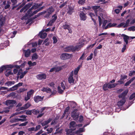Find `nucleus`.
<instances>
[{
    "mask_svg": "<svg viewBox=\"0 0 135 135\" xmlns=\"http://www.w3.org/2000/svg\"><path fill=\"white\" fill-rule=\"evenodd\" d=\"M85 0H79L78 3L80 4L83 5L85 3Z\"/></svg>",
    "mask_w": 135,
    "mask_h": 135,
    "instance_id": "50",
    "label": "nucleus"
},
{
    "mask_svg": "<svg viewBox=\"0 0 135 135\" xmlns=\"http://www.w3.org/2000/svg\"><path fill=\"white\" fill-rule=\"evenodd\" d=\"M32 110H27L26 112V114L27 115H31L32 114Z\"/></svg>",
    "mask_w": 135,
    "mask_h": 135,
    "instance_id": "62",
    "label": "nucleus"
},
{
    "mask_svg": "<svg viewBox=\"0 0 135 135\" xmlns=\"http://www.w3.org/2000/svg\"><path fill=\"white\" fill-rule=\"evenodd\" d=\"M89 41V39H88L87 40H82L81 41V42H80L79 45L76 46L74 47L72 46L66 47L64 48V50L65 51L67 52L71 51H74L76 50H78L80 49L85 44H86Z\"/></svg>",
    "mask_w": 135,
    "mask_h": 135,
    "instance_id": "1",
    "label": "nucleus"
},
{
    "mask_svg": "<svg viewBox=\"0 0 135 135\" xmlns=\"http://www.w3.org/2000/svg\"><path fill=\"white\" fill-rule=\"evenodd\" d=\"M28 64L29 67L33 66L36 65V63L35 62H32L31 61H29L28 62Z\"/></svg>",
    "mask_w": 135,
    "mask_h": 135,
    "instance_id": "28",
    "label": "nucleus"
},
{
    "mask_svg": "<svg viewBox=\"0 0 135 135\" xmlns=\"http://www.w3.org/2000/svg\"><path fill=\"white\" fill-rule=\"evenodd\" d=\"M65 65L61 66H57L56 65H55L56 72L59 71L61 70L62 68L66 67Z\"/></svg>",
    "mask_w": 135,
    "mask_h": 135,
    "instance_id": "25",
    "label": "nucleus"
},
{
    "mask_svg": "<svg viewBox=\"0 0 135 135\" xmlns=\"http://www.w3.org/2000/svg\"><path fill=\"white\" fill-rule=\"evenodd\" d=\"M34 92V90H31L27 92V94L31 97L33 94Z\"/></svg>",
    "mask_w": 135,
    "mask_h": 135,
    "instance_id": "37",
    "label": "nucleus"
},
{
    "mask_svg": "<svg viewBox=\"0 0 135 135\" xmlns=\"http://www.w3.org/2000/svg\"><path fill=\"white\" fill-rule=\"evenodd\" d=\"M8 88L5 87H2L0 88V91L7 89Z\"/></svg>",
    "mask_w": 135,
    "mask_h": 135,
    "instance_id": "63",
    "label": "nucleus"
},
{
    "mask_svg": "<svg viewBox=\"0 0 135 135\" xmlns=\"http://www.w3.org/2000/svg\"><path fill=\"white\" fill-rule=\"evenodd\" d=\"M108 84V88L109 89L112 88H114L118 84H117L115 83L111 84L110 83H109Z\"/></svg>",
    "mask_w": 135,
    "mask_h": 135,
    "instance_id": "27",
    "label": "nucleus"
},
{
    "mask_svg": "<svg viewBox=\"0 0 135 135\" xmlns=\"http://www.w3.org/2000/svg\"><path fill=\"white\" fill-rule=\"evenodd\" d=\"M108 84L106 83L104 84L103 86V89L104 90H108Z\"/></svg>",
    "mask_w": 135,
    "mask_h": 135,
    "instance_id": "41",
    "label": "nucleus"
},
{
    "mask_svg": "<svg viewBox=\"0 0 135 135\" xmlns=\"http://www.w3.org/2000/svg\"><path fill=\"white\" fill-rule=\"evenodd\" d=\"M71 117L74 120H76L78 118V114L75 111H73L71 113Z\"/></svg>",
    "mask_w": 135,
    "mask_h": 135,
    "instance_id": "22",
    "label": "nucleus"
},
{
    "mask_svg": "<svg viewBox=\"0 0 135 135\" xmlns=\"http://www.w3.org/2000/svg\"><path fill=\"white\" fill-rule=\"evenodd\" d=\"M11 68H8V70L6 69V71L5 73V74L6 76H7L13 74V73H12L11 71Z\"/></svg>",
    "mask_w": 135,
    "mask_h": 135,
    "instance_id": "20",
    "label": "nucleus"
},
{
    "mask_svg": "<svg viewBox=\"0 0 135 135\" xmlns=\"http://www.w3.org/2000/svg\"><path fill=\"white\" fill-rule=\"evenodd\" d=\"M5 19L4 17H3L0 19V25H2L4 24Z\"/></svg>",
    "mask_w": 135,
    "mask_h": 135,
    "instance_id": "39",
    "label": "nucleus"
},
{
    "mask_svg": "<svg viewBox=\"0 0 135 135\" xmlns=\"http://www.w3.org/2000/svg\"><path fill=\"white\" fill-rule=\"evenodd\" d=\"M128 92V90H126L121 94L119 96V98H122V100L119 101L118 103V105L119 106H122L125 102V97Z\"/></svg>",
    "mask_w": 135,
    "mask_h": 135,
    "instance_id": "4",
    "label": "nucleus"
},
{
    "mask_svg": "<svg viewBox=\"0 0 135 135\" xmlns=\"http://www.w3.org/2000/svg\"><path fill=\"white\" fill-rule=\"evenodd\" d=\"M26 120V119H25V118H15V119H13L11 120V122L12 123H13L14 122H17L19 121H22V122H23Z\"/></svg>",
    "mask_w": 135,
    "mask_h": 135,
    "instance_id": "18",
    "label": "nucleus"
},
{
    "mask_svg": "<svg viewBox=\"0 0 135 135\" xmlns=\"http://www.w3.org/2000/svg\"><path fill=\"white\" fill-rule=\"evenodd\" d=\"M32 112L35 114H37L40 113V111L38 110L33 109L32 110Z\"/></svg>",
    "mask_w": 135,
    "mask_h": 135,
    "instance_id": "44",
    "label": "nucleus"
},
{
    "mask_svg": "<svg viewBox=\"0 0 135 135\" xmlns=\"http://www.w3.org/2000/svg\"><path fill=\"white\" fill-rule=\"evenodd\" d=\"M16 101L13 100H8L6 101L5 104L7 106H9V107L11 108L16 104Z\"/></svg>",
    "mask_w": 135,
    "mask_h": 135,
    "instance_id": "5",
    "label": "nucleus"
},
{
    "mask_svg": "<svg viewBox=\"0 0 135 135\" xmlns=\"http://www.w3.org/2000/svg\"><path fill=\"white\" fill-rule=\"evenodd\" d=\"M67 3V2L66 1L64 2L61 5L59 6V7L60 8H61L64 7L65 5Z\"/></svg>",
    "mask_w": 135,
    "mask_h": 135,
    "instance_id": "59",
    "label": "nucleus"
},
{
    "mask_svg": "<svg viewBox=\"0 0 135 135\" xmlns=\"http://www.w3.org/2000/svg\"><path fill=\"white\" fill-rule=\"evenodd\" d=\"M80 16L81 20H82L84 21L86 18V16L85 14L83 12H81L80 14Z\"/></svg>",
    "mask_w": 135,
    "mask_h": 135,
    "instance_id": "23",
    "label": "nucleus"
},
{
    "mask_svg": "<svg viewBox=\"0 0 135 135\" xmlns=\"http://www.w3.org/2000/svg\"><path fill=\"white\" fill-rule=\"evenodd\" d=\"M23 51L25 57H28L29 56L31 52V51L30 49H28L27 50H23Z\"/></svg>",
    "mask_w": 135,
    "mask_h": 135,
    "instance_id": "21",
    "label": "nucleus"
},
{
    "mask_svg": "<svg viewBox=\"0 0 135 135\" xmlns=\"http://www.w3.org/2000/svg\"><path fill=\"white\" fill-rule=\"evenodd\" d=\"M50 72H56L55 67H54L51 68L49 71Z\"/></svg>",
    "mask_w": 135,
    "mask_h": 135,
    "instance_id": "53",
    "label": "nucleus"
},
{
    "mask_svg": "<svg viewBox=\"0 0 135 135\" xmlns=\"http://www.w3.org/2000/svg\"><path fill=\"white\" fill-rule=\"evenodd\" d=\"M121 27H126V26L125 23L124 22H122L120 23L119 25H118L117 26V27L119 28Z\"/></svg>",
    "mask_w": 135,
    "mask_h": 135,
    "instance_id": "43",
    "label": "nucleus"
},
{
    "mask_svg": "<svg viewBox=\"0 0 135 135\" xmlns=\"http://www.w3.org/2000/svg\"><path fill=\"white\" fill-rule=\"evenodd\" d=\"M73 71H72L70 74V75L68 78V81L69 83H70L73 84L74 83V80L73 77Z\"/></svg>",
    "mask_w": 135,
    "mask_h": 135,
    "instance_id": "12",
    "label": "nucleus"
},
{
    "mask_svg": "<svg viewBox=\"0 0 135 135\" xmlns=\"http://www.w3.org/2000/svg\"><path fill=\"white\" fill-rule=\"evenodd\" d=\"M102 2V3L104 4H107L110 2L109 0L105 1V0H100L98 2Z\"/></svg>",
    "mask_w": 135,
    "mask_h": 135,
    "instance_id": "36",
    "label": "nucleus"
},
{
    "mask_svg": "<svg viewBox=\"0 0 135 135\" xmlns=\"http://www.w3.org/2000/svg\"><path fill=\"white\" fill-rule=\"evenodd\" d=\"M44 31L45 30H43L39 33V35L40 38H45L47 35V34L46 33H44Z\"/></svg>",
    "mask_w": 135,
    "mask_h": 135,
    "instance_id": "17",
    "label": "nucleus"
},
{
    "mask_svg": "<svg viewBox=\"0 0 135 135\" xmlns=\"http://www.w3.org/2000/svg\"><path fill=\"white\" fill-rule=\"evenodd\" d=\"M37 79L39 80L45 79L46 78V75L44 73L39 74L36 76Z\"/></svg>",
    "mask_w": 135,
    "mask_h": 135,
    "instance_id": "9",
    "label": "nucleus"
},
{
    "mask_svg": "<svg viewBox=\"0 0 135 135\" xmlns=\"http://www.w3.org/2000/svg\"><path fill=\"white\" fill-rule=\"evenodd\" d=\"M85 55L86 54L85 53H83L81 56L79 60H84L85 58Z\"/></svg>",
    "mask_w": 135,
    "mask_h": 135,
    "instance_id": "48",
    "label": "nucleus"
},
{
    "mask_svg": "<svg viewBox=\"0 0 135 135\" xmlns=\"http://www.w3.org/2000/svg\"><path fill=\"white\" fill-rule=\"evenodd\" d=\"M122 7L121 6H118L119 8L116 9L114 10V12L117 14H118L120 11L122 10Z\"/></svg>",
    "mask_w": 135,
    "mask_h": 135,
    "instance_id": "31",
    "label": "nucleus"
},
{
    "mask_svg": "<svg viewBox=\"0 0 135 135\" xmlns=\"http://www.w3.org/2000/svg\"><path fill=\"white\" fill-rule=\"evenodd\" d=\"M27 71H25L24 72H23L22 71V70L21 69H20L17 74V78H20V79L22 78L27 73Z\"/></svg>",
    "mask_w": 135,
    "mask_h": 135,
    "instance_id": "7",
    "label": "nucleus"
},
{
    "mask_svg": "<svg viewBox=\"0 0 135 135\" xmlns=\"http://www.w3.org/2000/svg\"><path fill=\"white\" fill-rule=\"evenodd\" d=\"M53 40V43L55 44L57 43L58 41V38L56 36H54L52 38Z\"/></svg>",
    "mask_w": 135,
    "mask_h": 135,
    "instance_id": "35",
    "label": "nucleus"
},
{
    "mask_svg": "<svg viewBox=\"0 0 135 135\" xmlns=\"http://www.w3.org/2000/svg\"><path fill=\"white\" fill-rule=\"evenodd\" d=\"M52 131V128H48L47 129V131L48 132V134L51 133Z\"/></svg>",
    "mask_w": 135,
    "mask_h": 135,
    "instance_id": "54",
    "label": "nucleus"
},
{
    "mask_svg": "<svg viewBox=\"0 0 135 135\" xmlns=\"http://www.w3.org/2000/svg\"><path fill=\"white\" fill-rule=\"evenodd\" d=\"M61 88L64 90L65 89V87L63 82H62L61 83Z\"/></svg>",
    "mask_w": 135,
    "mask_h": 135,
    "instance_id": "56",
    "label": "nucleus"
},
{
    "mask_svg": "<svg viewBox=\"0 0 135 135\" xmlns=\"http://www.w3.org/2000/svg\"><path fill=\"white\" fill-rule=\"evenodd\" d=\"M17 87L16 85H15L12 87L10 88L8 90V91H12L17 90L18 88Z\"/></svg>",
    "mask_w": 135,
    "mask_h": 135,
    "instance_id": "32",
    "label": "nucleus"
},
{
    "mask_svg": "<svg viewBox=\"0 0 135 135\" xmlns=\"http://www.w3.org/2000/svg\"><path fill=\"white\" fill-rule=\"evenodd\" d=\"M15 83V82L14 81H8L6 82L4 84L5 86L9 87Z\"/></svg>",
    "mask_w": 135,
    "mask_h": 135,
    "instance_id": "19",
    "label": "nucleus"
},
{
    "mask_svg": "<svg viewBox=\"0 0 135 135\" xmlns=\"http://www.w3.org/2000/svg\"><path fill=\"white\" fill-rule=\"evenodd\" d=\"M82 125L81 124L77 125L76 124L74 121L71 122L70 123V129L66 130L67 135H72L73 133H72L73 132H72V131L76 129L77 126H78V127H80L82 126Z\"/></svg>",
    "mask_w": 135,
    "mask_h": 135,
    "instance_id": "3",
    "label": "nucleus"
},
{
    "mask_svg": "<svg viewBox=\"0 0 135 135\" xmlns=\"http://www.w3.org/2000/svg\"><path fill=\"white\" fill-rule=\"evenodd\" d=\"M92 8L94 10L97 16L98 17L99 25L100 26L101 25L102 19H103V15L102 13L103 10L100 8L99 6H93Z\"/></svg>",
    "mask_w": 135,
    "mask_h": 135,
    "instance_id": "2",
    "label": "nucleus"
},
{
    "mask_svg": "<svg viewBox=\"0 0 135 135\" xmlns=\"http://www.w3.org/2000/svg\"><path fill=\"white\" fill-rule=\"evenodd\" d=\"M31 4H28L21 10L20 12H21L23 11L25 12L31 6Z\"/></svg>",
    "mask_w": 135,
    "mask_h": 135,
    "instance_id": "11",
    "label": "nucleus"
},
{
    "mask_svg": "<svg viewBox=\"0 0 135 135\" xmlns=\"http://www.w3.org/2000/svg\"><path fill=\"white\" fill-rule=\"evenodd\" d=\"M84 128H79V130L77 131L76 132H73L72 133H73V134L72 135H74L75 134V133L76 134H78L79 133L83 132L84 131Z\"/></svg>",
    "mask_w": 135,
    "mask_h": 135,
    "instance_id": "30",
    "label": "nucleus"
},
{
    "mask_svg": "<svg viewBox=\"0 0 135 135\" xmlns=\"http://www.w3.org/2000/svg\"><path fill=\"white\" fill-rule=\"evenodd\" d=\"M103 20L102 19V21L101 24H102V23L103 22V21L104 22H103V26H105V25L106 23H107V21L106 20H104V19L103 17Z\"/></svg>",
    "mask_w": 135,
    "mask_h": 135,
    "instance_id": "55",
    "label": "nucleus"
},
{
    "mask_svg": "<svg viewBox=\"0 0 135 135\" xmlns=\"http://www.w3.org/2000/svg\"><path fill=\"white\" fill-rule=\"evenodd\" d=\"M51 120V119H49L42 122L41 123V124L42 126H44L49 123Z\"/></svg>",
    "mask_w": 135,
    "mask_h": 135,
    "instance_id": "24",
    "label": "nucleus"
},
{
    "mask_svg": "<svg viewBox=\"0 0 135 135\" xmlns=\"http://www.w3.org/2000/svg\"><path fill=\"white\" fill-rule=\"evenodd\" d=\"M69 107H68L66 108L65 110L64 113V114H63V115L62 116V117L63 118L64 116H65V115L66 114V113H68V112L69 110Z\"/></svg>",
    "mask_w": 135,
    "mask_h": 135,
    "instance_id": "40",
    "label": "nucleus"
},
{
    "mask_svg": "<svg viewBox=\"0 0 135 135\" xmlns=\"http://www.w3.org/2000/svg\"><path fill=\"white\" fill-rule=\"evenodd\" d=\"M33 8V7H32L28 11V15L29 16H31L35 15L38 11V10H37L32 13V12L31 11V9H32V8Z\"/></svg>",
    "mask_w": 135,
    "mask_h": 135,
    "instance_id": "14",
    "label": "nucleus"
},
{
    "mask_svg": "<svg viewBox=\"0 0 135 135\" xmlns=\"http://www.w3.org/2000/svg\"><path fill=\"white\" fill-rule=\"evenodd\" d=\"M27 90V89L24 88H22L20 89L18 91V92L19 93H21L23 91H25Z\"/></svg>",
    "mask_w": 135,
    "mask_h": 135,
    "instance_id": "46",
    "label": "nucleus"
},
{
    "mask_svg": "<svg viewBox=\"0 0 135 135\" xmlns=\"http://www.w3.org/2000/svg\"><path fill=\"white\" fill-rule=\"evenodd\" d=\"M14 67H16L17 68H19L20 67L18 66H14L11 65L4 66L0 68V73L2 72L5 69L8 70V68H13Z\"/></svg>",
    "mask_w": 135,
    "mask_h": 135,
    "instance_id": "6",
    "label": "nucleus"
},
{
    "mask_svg": "<svg viewBox=\"0 0 135 135\" xmlns=\"http://www.w3.org/2000/svg\"><path fill=\"white\" fill-rule=\"evenodd\" d=\"M27 123H28L27 122H26L24 123L20 124L19 125V126H26Z\"/></svg>",
    "mask_w": 135,
    "mask_h": 135,
    "instance_id": "60",
    "label": "nucleus"
},
{
    "mask_svg": "<svg viewBox=\"0 0 135 135\" xmlns=\"http://www.w3.org/2000/svg\"><path fill=\"white\" fill-rule=\"evenodd\" d=\"M54 11V9L52 7L50 8L45 12L47 14L46 16H45L46 17H49V15L51 14Z\"/></svg>",
    "mask_w": 135,
    "mask_h": 135,
    "instance_id": "13",
    "label": "nucleus"
},
{
    "mask_svg": "<svg viewBox=\"0 0 135 135\" xmlns=\"http://www.w3.org/2000/svg\"><path fill=\"white\" fill-rule=\"evenodd\" d=\"M63 28L65 29H68L70 27L69 26L67 25H66L63 26Z\"/></svg>",
    "mask_w": 135,
    "mask_h": 135,
    "instance_id": "64",
    "label": "nucleus"
},
{
    "mask_svg": "<svg viewBox=\"0 0 135 135\" xmlns=\"http://www.w3.org/2000/svg\"><path fill=\"white\" fill-rule=\"evenodd\" d=\"M117 25V24L115 23H109L108 24L107 26V27H113L115 26V25Z\"/></svg>",
    "mask_w": 135,
    "mask_h": 135,
    "instance_id": "47",
    "label": "nucleus"
},
{
    "mask_svg": "<svg viewBox=\"0 0 135 135\" xmlns=\"http://www.w3.org/2000/svg\"><path fill=\"white\" fill-rule=\"evenodd\" d=\"M71 55L67 53H63L60 56L61 59L62 60H65L70 58Z\"/></svg>",
    "mask_w": 135,
    "mask_h": 135,
    "instance_id": "8",
    "label": "nucleus"
},
{
    "mask_svg": "<svg viewBox=\"0 0 135 135\" xmlns=\"http://www.w3.org/2000/svg\"><path fill=\"white\" fill-rule=\"evenodd\" d=\"M93 54L91 53L89 56H88L86 59V60L87 61H88L89 60H91L93 58Z\"/></svg>",
    "mask_w": 135,
    "mask_h": 135,
    "instance_id": "51",
    "label": "nucleus"
},
{
    "mask_svg": "<svg viewBox=\"0 0 135 135\" xmlns=\"http://www.w3.org/2000/svg\"><path fill=\"white\" fill-rule=\"evenodd\" d=\"M64 90L61 89V87L60 86H58V92L60 93H62L64 91Z\"/></svg>",
    "mask_w": 135,
    "mask_h": 135,
    "instance_id": "42",
    "label": "nucleus"
},
{
    "mask_svg": "<svg viewBox=\"0 0 135 135\" xmlns=\"http://www.w3.org/2000/svg\"><path fill=\"white\" fill-rule=\"evenodd\" d=\"M48 108L47 107H42L41 109L40 112L41 113H42L44 111V110L45 109H47Z\"/></svg>",
    "mask_w": 135,
    "mask_h": 135,
    "instance_id": "61",
    "label": "nucleus"
},
{
    "mask_svg": "<svg viewBox=\"0 0 135 135\" xmlns=\"http://www.w3.org/2000/svg\"><path fill=\"white\" fill-rule=\"evenodd\" d=\"M135 97V93H133L132 95L130 96L129 99L130 100H132Z\"/></svg>",
    "mask_w": 135,
    "mask_h": 135,
    "instance_id": "58",
    "label": "nucleus"
},
{
    "mask_svg": "<svg viewBox=\"0 0 135 135\" xmlns=\"http://www.w3.org/2000/svg\"><path fill=\"white\" fill-rule=\"evenodd\" d=\"M38 58V56L37 55L36 53H35L32 55L31 59L32 60H36Z\"/></svg>",
    "mask_w": 135,
    "mask_h": 135,
    "instance_id": "34",
    "label": "nucleus"
},
{
    "mask_svg": "<svg viewBox=\"0 0 135 135\" xmlns=\"http://www.w3.org/2000/svg\"><path fill=\"white\" fill-rule=\"evenodd\" d=\"M57 18V17L56 15H54L52 16V20L50 21V22L47 24V26H49L52 25V23L54 22Z\"/></svg>",
    "mask_w": 135,
    "mask_h": 135,
    "instance_id": "10",
    "label": "nucleus"
},
{
    "mask_svg": "<svg viewBox=\"0 0 135 135\" xmlns=\"http://www.w3.org/2000/svg\"><path fill=\"white\" fill-rule=\"evenodd\" d=\"M127 75H121V79L124 80L125 79H127Z\"/></svg>",
    "mask_w": 135,
    "mask_h": 135,
    "instance_id": "52",
    "label": "nucleus"
},
{
    "mask_svg": "<svg viewBox=\"0 0 135 135\" xmlns=\"http://www.w3.org/2000/svg\"><path fill=\"white\" fill-rule=\"evenodd\" d=\"M31 106V104L29 103H27L26 104L24 107H22L21 108L22 110L26 109L28 108Z\"/></svg>",
    "mask_w": 135,
    "mask_h": 135,
    "instance_id": "29",
    "label": "nucleus"
},
{
    "mask_svg": "<svg viewBox=\"0 0 135 135\" xmlns=\"http://www.w3.org/2000/svg\"><path fill=\"white\" fill-rule=\"evenodd\" d=\"M89 15L90 17H91L92 20L94 19V18L95 17V16L92 13H89Z\"/></svg>",
    "mask_w": 135,
    "mask_h": 135,
    "instance_id": "49",
    "label": "nucleus"
},
{
    "mask_svg": "<svg viewBox=\"0 0 135 135\" xmlns=\"http://www.w3.org/2000/svg\"><path fill=\"white\" fill-rule=\"evenodd\" d=\"M10 108L9 107H7L4 108L3 111L2 112H0V113H3L4 112H5V113H7L9 112V109Z\"/></svg>",
    "mask_w": 135,
    "mask_h": 135,
    "instance_id": "38",
    "label": "nucleus"
},
{
    "mask_svg": "<svg viewBox=\"0 0 135 135\" xmlns=\"http://www.w3.org/2000/svg\"><path fill=\"white\" fill-rule=\"evenodd\" d=\"M80 66L79 65L76 68L74 71V73L76 75L77 74L78 72L80 69Z\"/></svg>",
    "mask_w": 135,
    "mask_h": 135,
    "instance_id": "33",
    "label": "nucleus"
},
{
    "mask_svg": "<svg viewBox=\"0 0 135 135\" xmlns=\"http://www.w3.org/2000/svg\"><path fill=\"white\" fill-rule=\"evenodd\" d=\"M128 30L129 31H135V26H132L128 28Z\"/></svg>",
    "mask_w": 135,
    "mask_h": 135,
    "instance_id": "45",
    "label": "nucleus"
},
{
    "mask_svg": "<svg viewBox=\"0 0 135 135\" xmlns=\"http://www.w3.org/2000/svg\"><path fill=\"white\" fill-rule=\"evenodd\" d=\"M126 45L125 44H124L123 47L122 48V52H123L125 50H126Z\"/></svg>",
    "mask_w": 135,
    "mask_h": 135,
    "instance_id": "57",
    "label": "nucleus"
},
{
    "mask_svg": "<svg viewBox=\"0 0 135 135\" xmlns=\"http://www.w3.org/2000/svg\"><path fill=\"white\" fill-rule=\"evenodd\" d=\"M43 99V97L41 96H35L34 98V99L35 102H38L39 101H42Z\"/></svg>",
    "mask_w": 135,
    "mask_h": 135,
    "instance_id": "16",
    "label": "nucleus"
},
{
    "mask_svg": "<svg viewBox=\"0 0 135 135\" xmlns=\"http://www.w3.org/2000/svg\"><path fill=\"white\" fill-rule=\"evenodd\" d=\"M41 90L42 91H46L48 93H51V90L48 88H44Z\"/></svg>",
    "mask_w": 135,
    "mask_h": 135,
    "instance_id": "26",
    "label": "nucleus"
},
{
    "mask_svg": "<svg viewBox=\"0 0 135 135\" xmlns=\"http://www.w3.org/2000/svg\"><path fill=\"white\" fill-rule=\"evenodd\" d=\"M121 36L123 37L124 42H125L126 44H127L128 43V40L129 39L130 37L124 34H122Z\"/></svg>",
    "mask_w": 135,
    "mask_h": 135,
    "instance_id": "15",
    "label": "nucleus"
}]
</instances>
